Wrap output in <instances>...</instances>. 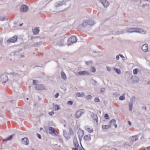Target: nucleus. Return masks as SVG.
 <instances>
[{"label": "nucleus", "instance_id": "0eeeda50", "mask_svg": "<svg viewBox=\"0 0 150 150\" xmlns=\"http://www.w3.org/2000/svg\"><path fill=\"white\" fill-rule=\"evenodd\" d=\"M105 8L107 7L110 4L109 2L107 0H99Z\"/></svg>", "mask_w": 150, "mask_h": 150}, {"label": "nucleus", "instance_id": "c03bdc74", "mask_svg": "<svg viewBox=\"0 0 150 150\" xmlns=\"http://www.w3.org/2000/svg\"><path fill=\"white\" fill-rule=\"evenodd\" d=\"M67 103L69 105H72L73 103V102L72 101H69L67 102Z\"/></svg>", "mask_w": 150, "mask_h": 150}, {"label": "nucleus", "instance_id": "8fccbe9b", "mask_svg": "<svg viewBox=\"0 0 150 150\" xmlns=\"http://www.w3.org/2000/svg\"><path fill=\"white\" fill-rule=\"evenodd\" d=\"M54 114V112L53 111H52L50 112H49V114L50 115V116H52Z\"/></svg>", "mask_w": 150, "mask_h": 150}, {"label": "nucleus", "instance_id": "69168bd1", "mask_svg": "<svg viewBox=\"0 0 150 150\" xmlns=\"http://www.w3.org/2000/svg\"><path fill=\"white\" fill-rule=\"evenodd\" d=\"M93 81L94 82V83H95V84H96V83H97V81H95V80H93Z\"/></svg>", "mask_w": 150, "mask_h": 150}, {"label": "nucleus", "instance_id": "20e7f679", "mask_svg": "<svg viewBox=\"0 0 150 150\" xmlns=\"http://www.w3.org/2000/svg\"><path fill=\"white\" fill-rule=\"evenodd\" d=\"M0 78L1 81L4 83L6 82L8 80V77L6 74H2L0 76Z\"/></svg>", "mask_w": 150, "mask_h": 150}, {"label": "nucleus", "instance_id": "f03ea898", "mask_svg": "<svg viewBox=\"0 0 150 150\" xmlns=\"http://www.w3.org/2000/svg\"><path fill=\"white\" fill-rule=\"evenodd\" d=\"M65 38L64 37H62L59 38L56 40H54L53 43V45H59V46H62Z\"/></svg>", "mask_w": 150, "mask_h": 150}, {"label": "nucleus", "instance_id": "f704fd0d", "mask_svg": "<svg viewBox=\"0 0 150 150\" xmlns=\"http://www.w3.org/2000/svg\"><path fill=\"white\" fill-rule=\"evenodd\" d=\"M87 20L83 21L81 24V26L83 27H85L87 25Z\"/></svg>", "mask_w": 150, "mask_h": 150}, {"label": "nucleus", "instance_id": "603ef678", "mask_svg": "<svg viewBox=\"0 0 150 150\" xmlns=\"http://www.w3.org/2000/svg\"><path fill=\"white\" fill-rule=\"evenodd\" d=\"M11 74L15 76H18V75L17 73H11Z\"/></svg>", "mask_w": 150, "mask_h": 150}, {"label": "nucleus", "instance_id": "4be33fe9", "mask_svg": "<svg viewBox=\"0 0 150 150\" xmlns=\"http://www.w3.org/2000/svg\"><path fill=\"white\" fill-rule=\"evenodd\" d=\"M13 137V135H10L9 137L7 138L4 139H3L2 141L3 142L4 141H8L10 140H11Z\"/></svg>", "mask_w": 150, "mask_h": 150}, {"label": "nucleus", "instance_id": "e2e57ef3", "mask_svg": "<svg viewBox=\"0 0 150 150\" xmlns=\"http://www.w3.org/2000/svg\"><path fill=\"white\" fill-rule=\"evenodd\" d=\"M147 150H150V146L146 147Z\"/></svg>", "mask_w": 150, "mask_h": 150}, {"label": "nucleus", "instance_id": "680f3d73", "mask_svg": "<svg viewBox=\"0 0 150 150\" xmlns=\"http://www.w3.org/2000/svg\"><path fill=\"white\" fill-rule=\"evenodd\" d=\"M79 137V139L80 142H81V139L82 138V137Z\"/></svg>", "mask_w": 150, "mask_h": 150}, {"label": "nucleus", "instance_id": "c85d7f7f", "mask_svg": "<svg viewBox=\"0 0 150 150\" xmlns=\"http://www.w3.org/2000/svg\"><path fill=\"white\" fill-rule=\"evenodd\" d=\"M87 24L89 25H93L94 24V22L92 20H87Z\"/></svg>", "mask_w": 150, "mask_h": 150}, {"label": "nucleus", "instance_id": "72a5a7b5", "mask_svg": "<svg viewBox=\"0 0 150 150\" xmlns=\"http://www.w3.org/2000/svg\"><path fill=\"white\" fill-rule=\"evenodd\" d=\"M63 133H64V135L65 137V138L67 139H68L67 138V137H66V136H67V137H68V134H67V132L65 130H63Z\"/></svg>", "mask_w": 150, "mask_h": 150}, {"label": "nucleus", "instance_id": "a211bd4d", "mask_svg": "<svg viewBox=\"0 0 150 150\" xmlns=\"http://www.w3.org/2000/svg\"><path fill=\"white\" fill-rule=\"evenodd\" d=\"M73 129L71 128H70L69 129V132L68 133V136L67 137V136H66V137L68 139H70L71 137V136L73 135Z\"/></svg>", "mask_w": 150, "mask_h": 150}, {"label": "nucleus", "instance_id": "6e6d98bb", "mask_svg": "<svg viewBox=\"0 0 150 150\" xmlns=\"http://www.w3.org/2000/svg\"><path fill=\"white\" fill-rule=\"evenodd\" d=\"M119 55L122 58H125L124 56L121 54H119Z\"/></svg>", "mask_w": 150, "mask_h": 150}, {"label": "nucleus", "instance_id": "7ed1b4c3", "mask_svg": "<svg viewBox=\"0 0 150 150\" xmlns=\"http://www.w3.org/2000/svg\"><path fill=\"white\" fill-rule=\"evenodd\" d=\"M77 41V38L76 36H72L69 38L67 44L68 45H70L73 43L76 42Z\"/></svg>", "mask_w": 150, "mask_h": 150}, {"label": "nucleus", "instance_id": "e433bc0d", "mask_svg": "<svg viewBox=\"0 0 150 150\" xmlns=\"http://www.w3.org/2000/svg\"><path fill=\"white\" fill-rule=\"evenodd\" d=\"M86 64L88 65H90V64H92L93 63V62L92 61H89L86 62H85Z\"/></svg>", "mask_w": 150, "mask_h": 150}, {"label": "nucleus", "instance_id": "393cba45", "mask_svg": "<svg viewBox=\"0 0 150 150\" xmlns=\"http://www.w3.org/2000/svg\"><path fill=\"white\" fill-rule=\"evenodd\" d=\"M76 95L77 96L79 97H82L85 96V94L83 92L79 93L78 92L76 94Z\"/></svg>", "mask_w": 150, "mask_h": 150}, {"label": "nucleus", "instance_id": "3c124183", "mask_svg": "<svg viewBox=\"0 0 150 150\" xmlns=\"http://www.w3.org/2000/svg\"><path fill=\"white\" fill-rule=\"evenodd\" d=\"M107 70H108V71H110L111 70V68L109 67H107Z\"/></svg>", "mask_w": 150, "mask_h": 150}, {"label": "nucleus", "instance_id": "09e8293b", "mask_svg": "<svg viewBox=\"0 0 150 150\" xmlns=\"http://www.w3.org/2000/svg\"><path fill=\"white\" fill-rule=\"evenodd\" d=\"M38 83L37 81L36 80H33V83L35 85H37Z\"/></svg>", "mask_w": 150, "mask_h": 150}, {"label": "nucleus", "instance_id": "37998d69", "mask_svg": "<svg viewBox=\"0 0 150 150\" xmlns=\"http://www.w3.org/2000/svg\"><path fill=\"white\" fill-rule=\"evenodd\" d=\"M104 117L106 119H109V115L107 113H106L105 114L104 116Z\"/></svg>", "mask_w": 150, "mask_h": 150}, {"label": "nucleus", "instance_id": "a878e982", "mask_svg": "<svg viewBox=\"0 0 150 150\" xmlns=\"http://www.w3.org/2000/svg\"><path fill=\"white\" fill-rule=\"evenodd\" d=\"M61 74L62 77L64 80H65L67 79V77L64 72L63 71H61Z\"/></svg>", "mask_w": 150, "mask_h": 150}, {"label": "nucleus", "instance_id": "473e14b6", "mask_svg": "<svg viewBox=\"0 0 150 150\" xmlns=\"http://www.w3.org/2000/svg\"><path fill=\"white\" fill-rule=\"evenodd\" d=\"M7 17H5L4 16H0V21H4L5 20H8Z\"/></svg>", "mask_w": 150, "mask_h": 150}, {"label": "nucleus", "instance_id": "dca6fc26", "mask_svg": "<svg viewBox=\"0 0 150 150\" xmlns=\"http://www.w3.org/2000/svg\"><path fill=\"white\" fill-rule=\"evenodd\" d=\"M91 116L93 120L95 121L96 122H98V118L97 115L96 114H94L92 112Z\"/></svg>", "mask_w": 150, "mask_h": 150}, {"label": "nucleus", "instance_id": "6e6552de", "mask_svg": "<svg viewBox=\"0 0 150 150\" xmlns=\"http://www.w3.org/2000/svg\"><path fill=\"white\" fill-rule=\"evenodd\" d=\"M77 74L80 76H84L86 74L88 75H90V73L86 71H83L78 72Z\"/></svg>", "mask_w": 150, "mask_h": 150}, {"label": "nucleus", "instance_id": "864d4df0", "mask_svg": "<svg viewBox=\"0 0 150 150\" xmlns=\"http://www.w3.org/2000/svg\"><path fill=\"white\" fill-rule=\"evenodd\" d=\"M37 136L39 139H40L41 138V136L40 134H37Z\"/></svg>", "mask_w": 150, "mask_h": 150}, {"label": "nucleus", "instance_id": "bb28decb", "mask_svg": "<svg viewBox=\"0 0 150 150\" xmlns=\"http://www.w3.org/2000/svg\"><path fill=\"white\" fill-rule=\"evenodd\" d=\"M111 127L110 125H105L102 126V128L104 129H108Z\"/></svg>", "mask_w": 150, "mask_h": 150}, {"label": "nucleus", "instance_id": "49530a36", "mask_svg": "<svg viewBox=\"0 0 150 150\" xmlns=\"http://www.w3.org/2000/svg\"><path fill=\"white\" fill-rule=\"evenodd\" d=\"M59 96V93H57L54 96V97L55 98H57Z\"/></svg>", "mask_w": 150, "mask_h": 150}, {"label": "nucleus", "instance_id": "ddd939ff", "mask_svg": "<svg viewBox=\"0 0 150 150\" xmlns=\"http://www.w3.org/2000/svg\"><path fill=\"white\" fill-rule=\"evenodd\" d=\"M130 141L132 142H134L138 140L137 135L133 136L130 137L129 139Z\"/></svg>", "mask_w": 150, "mask_h": 150}, {"label": "nucleus", "instance_id": "b1692460", "mask_svg": "<svg viewBox=\"0 0 150 150\" xmlns=\"http://www.w3.org/2000/svg\"><path fill=\"white\" fill-rule=\"evenodd\" d=\"M132 79L133 82L137 83L139 81V78L137 77H135Z\"/></svg>", "mask_w": 150, "mask_h": 150}, {"label": "nucleus", "instance_id": "412c9836", "mask_svg": "<svg viewBox=\"0 0 150 150\" xmlns=\"http://www.w3.org/2000/svg\"><path fill=\"white\" fill-rule=\"evenodd\" d=\"M132 102L133 100L132 99H131V100L129 104V110L130 111H131L132 110V106L133 105V103Z\"/></svg>", "mask_w": 150, "mask_h": 150}, {"label": "nucleus", "instance_id": "2f4dec72", "mask_svg": "<svg viewBox=\"0 0 150 150\" xmlns=\"http://www.w3.org/2000/svg\"><path fill=\"white\" fill-rule=\"evenodd\" d=\"M116 120L115 119H112L110 120L109 122L110 125H111L112 124H114L116 122Z\"/></svg>", "mask_w": 150, "mask_h": 150}, {"label": "nucleus", "instance_id": "5701e85b", "mask_svg": "<svg viewBox=\"0 0 150 150\" xmlns=\"http://www.w3.org/2000/svg\"><path fill=\"white\" fill-rule=\"evenodd\" d=\"M84 134L83 131L82 130H79L78 132V137H82Z\"/></svg>", "mask_w": 150, "mask_h": 150}, {"label": "nucleus", "instance_id": "052dcab7", "mask_svg": "<svg viewBox=\"0 0 150 150\" xmlns=\"http://www.w3.org/2000/svg\"><path fill=\"white\" fill-rule=\"evenodd\" d=\"M128 123L129 125H132L131 122H130V121L128 122Z\"/></svg>", "mask_w": 150, "mask_h": 150}, {"label": "nucleus", "instance_id": "de8ad7c7", "mask_svg": "<svg viewBox=\"0 0 150 150\" xmlns=\"http://www.w3.org/2000/svg\"><path fill=\"white\" fill-rule=\"evenodd\" d=\"M105 91V88H101L100 91L101 93H104Z\"/></svg>", "mask_w": 150, "mask_h": 150}, {"label": "nucleus", "instance_id": "4c0bfd02", "mask_svg": "<svg viewBox=\"0 0 150 150\" xmlns=\"http://www.w3.org/2000/svg\"><path fill=\"white\" fill-rule=\"evenodd\" d=\"M94 100L96 102L98 103L100 102V99L97 97H96L95 98Z\"/></svg>", "mask_w": 150, "mask_h": 150}, {"label": "nucleus", "instance_id": "79ce46f5", "mask_svg": "<svg viewBox=\"0 0 150 150\" xmlns=\"http://www.w3.org/2000/svg\"><path fill=\"white\" fill-rule=\"evenodd\" d=\"M91 98H92L91 96V95H89L87 96H86V98L87 100H88L91 99Z\"/></svg>", "mask_w": 150, "mask_h": 150}, {"label": "nucleus", "instance_id": "1a4fd4ad", "mask_svg": "<svg viewBox=\"0 0 150 150\" xmlns=\"http://www.w3.org/2000/svg\"><path fill=\"white\" fill-rule=\"evenodd\" d=\"M45 86L42 84L37 85L35 87V89L38 90H42L45 89Z\"/></svg>", "mask_w": 150, "mask_h": 150}, {"label": "nucleus", "instance_id": "5fc2aeb1", "mask_svg": "<svg viewBox=\"0 0 150 150\" xmlns=\"http://www.w3.org/2000/svg\"><path fill=\"white\" fill-rule=\"evenodd\" d=\"M119 55H117L116 57V58L117 60H119L120 59V57H119Z\"/></svg>", "mask_w": 150, "mask_h": 150}, {"label": "nucleus", "instance_id": "4d7b16f0", "mask_svg": "<svg viewBox=\"0 0 150 150\" xmlns=\"http://www.w3.org/2000/svg\"><path fill=\"white\" fill-rule=\"evenodd\" d=\"M72 150H78V147H75V148H73Z\"/></svg>", "mask_w": 150, "mask_h": 150}, {"label": "nucleus", "instance_id": "39448f33", "mask_svg": "<svg viewBox=\"0 0 150 150\" xmlns=\"http://www.w3.org/2000/svg\"><path fill=\"white\" fill-rule=\"evenodd\" d=\"M49 133L50 134H54L55 135L57 134V132L56 131L55 129L51 127H49Z\"/></svg>", "mask_w": 150, "mask_h": 150}, {"label": "nucleus", "instance_id": "6ab92c4d", "mask_svg": "<svg viewBox=\"0 0 150 150\" xmlns=\"http://www.w3.org/2000/svg\"><path fill=\"white\" fill-rule=\"evenodd\" d=\"M34 35H37L38 34L39 32V27H36L33 30Z\"/></svg>", "mask_w": 150, "mask_h": 150}, {"label": "nucleus", "instance_id": "ea45409f", "mask_svg": "<svg viewBox=\"0 0 150 150\" xmlns=\"http://www.w3.org/2000/svg\"><path fill=\"white\" fill-rule=\"evenodd\" d=\"M91 71L93 72H95L96 71V69L95 68L93 67H92L91 68Z\"/></svg>", "mask_w": 150, "mask_h": 150}, {"label": "nucleus", "instance_id": "c756f323", "mask_svg": "<svg viewBox=\"0 0 150 150\" xmlns=\"http://www.w3.org/2000/svg\"><path fill=\"white\" fill-rule=\"evenodd\" d=\"M54 108L55 110H58L60 109L61 108L60 106L58 105H55L54 106Z\"/></svg>", "mask_w": 150, "mask_h": 150}, {"label": "nucleus", "instance_id": "f257e3e1", "mask_svg": "<svg viewBox=\"0 0 150 150\" xmlns=\"http://www.w3.org/2000/svg\"><path fill=\"white\" fill-rule=\"evenodd\" d=\"M126 32L128 33L136 32L144 34L146 33V32L142 29L137 28H129L127 30Z\"/></svg>", "mask_w": 150, "mask_h": 150}, {"label": "nucleus", "instance_id": "13d9d810", "mask_svg": "<svg viewBox=\"0 0 150 150\" xmlns=\"http://www.w3.org/2000/svg\"><path fill=\"white\" fill-rule=\"evenodd\" d=\"M142 108V109L144 110H146V107H145L143 106Z\"/></svg>", "mask_w": 150, "mask_h": 150}, {"label": "nucleus", "instance_id": "9b49d317", "mask_svg": "<svg viewBox=\"0 0 150 150\" xmlns=\"http://www.w3.org/2000/svg\"><path fill=\"white\" fill-rule=\"evenodd\" d=\"M18 37L16 35L14 36L13 37L9 39L8 42H15L17 40Z\"/></svg>", "mask_w": 150, "mask_h": 150}, {"label": "nucleus", "instance_id": "a19ab883", "mask_svg": "<svg viewBox=\"0 0 150 150\" xmlns=\"http://www.w3.org/2000/svg\"><path fill=\"white\" fill-rule=\"evenodd\" d=\"M120 100H122L125 99V97L124 96H120L119 98Z\"/></svg>", "mask_w": 150, "mask_h": 150}, {"label": "nucleus", "instance_id": "c9c22d12", "mask_svg": "<svg viewBox=\"0 0 150 150\" xmlns=\"http://www.w3.org/2000/svg\"><path fill=\"white\" fill-rule=\"evenodd\" d=\"M86 129V130L89 133H91L93 131V130L92 128L90 129L89 128H88Z\"/></svg>", "mask_w": 150, "mask_h": 150}, {"label": "nucleus", "instance_id": "cd10ccee", "mask_svg": "<svg viewBox=\"0 0 150 150\" xmlns=\"http://www.w3.org/2000/svg\"><path fill=\"white\" fill-rule=\"evenodd\" d=\"M42 44L41 42H36L33 44V46L35 47H38Z\"/></svg>", "mask_w": 150, "mask_h": 150}, {"label": "nucleus", "instance_id": "338daca9", "mask_svg": "<svg viewBox=\"0 0 150 150\" xmlns=\"http://www.w3.org/2000/svg\"><path fill=\"white\" fill-rule=\"evenodd\" d=\"M52 0H45V2H48V3Z\"/></svg>", "mask_w": 150, "mask_h": 150}, {"label": "nucleus", "instance_id": "58836bf2", "mask_svg": "<svg viewBox=\"0 0 150 150\" xmlns=\"http://www.w3.org/2000/svg\"><path fill=\"white\" fill-rule=\"evenodd\" d=\"M138 69H135L133 70V73L134 74H136L138 73Z\"/></svg>", "mask_w": 150, "mask_h": 150}, {"label": "nucleus", "instance_id": "0e129e2a", "mask_svg": "<svg viewBox=\"0 0 150 150\" xmlns=\"http://www.w3.org/2000/svg\"><path fill=\"white\" fill-rule=\"evenodd\" d=\"M111 150H117V149H116L115 148H112L111 149Z\"/></svg>", "mask_w": 150, "mask_h": 150}, {"label": "nucleus", "instance_id": "4468645a", "mask_svg": "<svg viewBox=\"0 0 150 150\" xmlns=\"http://www.w3.org/2000/svg\"><path fill=\"white\" fill-rule=\"evenodd\" d=\"M22 143L26 145H28L29 144V141L27 137H25L22 139Z\"/></svg>", "mask_w": 150, "mask_h": 150}, {"label": "nucleus", "instance_id": "f8f14e48", "mask_svg": "<svg viewBox=\"0 0 150 150\" xmlns=\"http://www.w3.org/2000/svg\"><path fill=\"white\" fill-rule=\"evenodd\" d=\"M73 142L75 147H78L79 146V144L76 136H75L74 137Z\"/></svg>", "mask_w": 150, "mask_h": 150}, {"label": "nucleus", "instance_id": "774afa93", "mask_svg": "<svg viewBox=\"0 0 150 150\" xmlns=\"http://www.w3.org/2000/svg\"><path fill=\"white\" fill-rule=\"evenodd\" d=\"M21 58H23V57H24V55H21Z\"/></svg>", "mask_w": 150, "mask_h": 150}, {"label": "nucleus", "instance_id": "423d86ee", "mask_svg": "<svg viewBox=\"0 0 150 150\" xmlns=\"http://www.w3.org/2000/svg\"><path fill=\"white\" fill-rule=\"evenodd\" d=\"M69 0H63L62 1H60L58 2L56 4V7H58L61 6L63 5L66 4V2L69 1Z\"/></svg>", "mask_w": 150, "mask_h": 150}, {"label": "nucleus", "instance_id": "f3484780", "mask_svg": "<svg viewBox=\"0 0 150 150\" xmlns=\"http://www.w3.org/2000/svg\"><path fill=\"white\" fill-rule=\"evenodd\" d=\"M148 47L147 44H145L142 45L141 47V49L144 52H146V50L148 49Z\"/></svg>", "mask_w": 150, "mask_h": 150}, {"label": "nucleus", "instance_id": "7c9ffc66", "mask_svg": "<svg viewBox=\"0 0 150 150\" xmlns=\"http://www.w3.org/2000/svg\"><path fill=\"white\" fill-rule=\"evenodd\" d=\"M114 70L118 74H120L121 73L120 70L116 68H114Z\"/></svg>", "mask_w": 150, "mask_h": 150}, {"label": "nucleus", "instance_id": "aec40b11", "mask_svg": "<svg viewBox=\"0 0 150 150\" xmlns=\"http://www.w3.org/2000/svg\"><path fill=\"white\" fill-rule=\"evenodd\" d=\"M90 134H89V135H85L83 137V139H84L86 141H89L91 139V137L90 136Z\"/></svg>", "mask_w": 150, "mask_h": 150}, {"label": "nucleus", "instance_id": "9d476101", "mask_svg": "<svg viewBox=\"0 0 150 150\" xmlns=\"http://www.w3.org/2000/svg\"><path fill=\"white\" fill-rule=\"evenodd\" d=\"M28 10V8L27 6L25 5L22 6L20 8V10L23 12H25Z\"/></svg>", "mask_w": 150, "mask_h": 150}, {"label": "nucleus", "instance_id": "a18cd8bd", "mask_svg": "<svg viewBox=\"0 0 150 150\" xmlns=\"http://www.w3.org/2000/svg\"><path fill=\"white\" fill-rule=\"evenodd\" d=\"M20 52V50H19L17 51H15L14 52V55H18V54H19Z\"/></svg>", "mask_w": 150, "mask_h": 150}, {"label": "nucleus", "instance_id": "bf43d9fd", "mask_svg": "<svg viewBox=\"0 0 150 150\" xmlns=\"http://www.w3.org/2000/svg\"><path fill=\"white\" fill-rule=\"evenodd\" d=\"M59 140L61 142H62V141H63L62 139L61 138H59Z\"/></svg>", "mask_w": 150, "mask_h": 150}, {"label": "nucleus", "instance_id": "2eb2a0df", "mask_svg": "<svg viewBox=\"0 0 150 150\" xmlns=\"http://www.w3.org/2000/svg\"><path fill=\"white\" fill-rule=\"evenodd\" d=\"M81 110H79L77 111L75 114V117L77 118H78L81 116V113L83 114L84 112H82L81 111Z\"/></svg>", "mask_w": 150, "mask_h": 150}]
</instances>
